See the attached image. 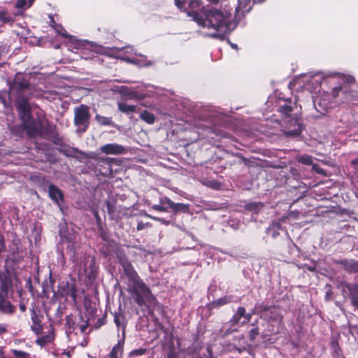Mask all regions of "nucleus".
I'll return each instance as SVG.
<instances>
[{"label": "nucleus", "instance_id": "obj_43", "mask_svg": "<svg viewBox=\"0 0 358 358\" xmlns=\"http://www.w3.org/2000/svg\"><path fill=\"white\" fill-rule=\"evenodd\" d=\"M31 321L33 322V324H35V323H40V320L38 319V317L36 313V311L34 310V309H32L31 310Z\"/></svg>", "mask_w": 358, "mask_h": 358}, {"label": "nucleus", "instance_id": "obj_3", "mask_svg": "<svg viewBox=\"0 0 358 358\" xmlns=\"http://www.w3.org/2000/svg\"><path fill=\"white\" fill-rule=\"evenodd\" d=\"M257 308L259 317L267 322V331L270 334H278L280 327L283 324V315L280 309L275 306L264 304H260Z\"/></svg>", "mask_w": 358, "mask_h": 358}, {"label": "nucleus", "instance_id": "obj_44", "mask_svg": "<svg viewBox=\"0 0 358 358\" xmlns=\"http://www.w3.org/2000/svg\"><path fill=\"white\" fill-rule=\"evenodd\" d=\"M101 150L106 154L112 153V144H107L101 148Z\"/></svg>", "mask_w": 358, "mask_h": 358}, {"label": "nucleus", "instance_id": "obj_49", "mask_svg": "<svg viewBox=\"0 0 358 358\" xmlns=\"http://www.w3.org/2000/svg\"><path fill=\"white\" fill-rule=\"evenodd\" d=\"M113 321L116 324L117 327H120V317L118 315H114Z\"/></svg>", "mask_w": 358, "mask_h": 358}, {"label": "nucleus", "instance_id": "obj_41", "mask_svg": "<svg viewBox=\"0 0 358 358\" xmlns=\"http://www.w3.org/2000/svg\"><path fill=\"white\" fill-rule=\"evenodd\" d=\"M54 29L58 34H61L62 36H68L67 32L62 27L55 25Z\"/></svg>", "mask_w": 358, "mask_h": 358}, {"label": "nucleus", "instance_id": "obj_18", "mask_svg": "<svg viewBox=\"0 0 358 358\" xmlns=\"http://www.w3.org/2000/svg\"><path fill=\"white\" fill-rule=\"evenodd\" d=\"M284 105L280 106L279 112L287 117H291V113L293 110V107L291 105V99H287Z\"/></svg>", "mask_w": 358, "mask_h": 358}, {"label": "nucleus", "instance_id": "obj_62", "mask_svg": "<svg viewBox=\"0 0 358 358\" xmlns=\"http://www.w3.org/2000/svg\"><path fill=\"white\" fill-rule=\"evenodd\" d=\"M231 46L234 48H237V45H231Z\"/></svg>", "mask_w": 358, "mask_h": 358}, {"label": "nucleus", "instance_id": "obj_38", "mask_svg": "<svg viewBox=\"0 0 358 358\" xmlns=\"http://www.w3.org/2000/svg\"><path fill=\"white\" fill-rule=\"evenodd\" d=\"M245 308L243 306H240L238 308L235 315H236L241 319V317H244V316L245 315Z\"/></svg>", "mask_w": 358, "mask_h": 358}, {"label": "nucleus", "instance_id": "obj_37", "mask_svg": "<svg viewBox=\"0 0 358 358\" xmlns=\"http://www.w3.org/2000/svg\"><path fill=\"white\" fill-rule=\"evenodd\" d=\"M312 169L318 174L323 176L326 175L324 170L321 169L318 164L313 163Z\"/></svg>", "mask_w": 358, "mask_h": 358}, {"label": "nucleus", "instance_id": "obj_26", "mask_svg": "<svg viewBox=\"0 0 358 358\" xmlns=\"http://www.w3.org/2000/svg\"><path fill=\"white\" fill-rule=\"evenodd\" d=\"M253 327L249 331V339L250 341L254 342L256 340L257 336L259 334V329L255 324H252Z\"/></svg>", "mask_w": 358, "mask_h": 358}, {"label": "nucleus", "instance_id": "obj_34", "mask_svg": "<svg viewBox=\"0 0 358 358\" xmlns=\"http://www.w3.org/2000/svg\"><path fill=\"white\" fill-rule=\"evenodd\" d=\"M12 20V17L5 10L0 12V21L3 22H8Z\"/></svg>", "mask_w": 358, "mask_h": 358}, {"label": "nucleus", "instance_id": "obj_55", "mask_svg": "<svg viewBox=\"0 0 358 358\" xmlns=\"http://www.w3.org/2000/svg\"><path fill=\"white\" fill-rule=\"evenodd\" d=\"M253 3H260L264 2L266 0H252Z\"/></svg>", "mask_w": 358, "mask_h": 358}, {"label": "nucleus", "instance_id": "obj_5", "mask_svg": "<svg viewBox=\"0 0 358 358\" xmlns=\"http://www.w3.org/2000/svg\"><path fill=\"white\" fill-rule=\"evenodd\" d=\"M90 122L89 108L85 105H80L74 108V124L78 131H85L88 127Z\"/></svg>", "mask_w": 358, "mask_h": 358}, {"label": "nucleus", "instance_id": "obj_58", "mask_svg": "<svg viewBox=\"0 0 358 358\" xmlns=\"http://www.w3.org/2000/svg\"><path fill=\"white\" fill-rule=\"evenodd\" d=\"M88 260V258H85V260H84V266H83V268H84V271H85V273H87V268H86V266H85V261Z\"/></svg>", "mask_w": 358, "mask_h": 358}, {"label": "nucleus", "instance_id": "obj_59", "mask_svg": "<svg viewBox=\"0 0 358 358\" xmlns=\"http://www.w3.org/2000/svg\"><path fill=\"white\" fill-rule=\"evenodd\" d=\"M113 164H117V161L116 158H113Z\"/></svg>", "mask_w": 358, "mask_h": 358}, {"label": "nucleus", "instance_id": "obj_7", "mask_svg": "<svg viewBox=\"0 0 358 358\" xmlns=\"http://www.w3.org/2000/svg\"><path fill=\"white\" fill-rule=\"evenodd\" d=\"M331 262L335 265H341L343 269L348 273H358V260L355 259H332Z\"/></svg>", "mask_w": 358, "mask_h": 358}, {"label": "nucleus", "instance_id": "obj_51", "mask_svg": "<svg viewBox=\"0 0 358 358\" xmlns=\"http://www.w3.org/2000/svg\"><path fill=\"white\" fill-rule=\"evenodd\" d=\"M236 156L238 157H240L241 161L243 162H244L245 164H247L249 162V160L247 158H245V157H243L241 154H237Z\"/></svg>", "mask_w": 358, "mask_h": 358}, {"label": "nucleus", "instance_id": "obj_33", "mask_svg": "<svg viewBox=\"0 0 358 358\" xmlns=\"http://www.w3.org/2000/svg\"><path fill=\"white\" fill-rule=\"evenodd\" d=\"M326 289V293L324 295V299L325 301H328L331 299L332 295H333V291H332V287L329 284H327L325 286Z\"/></svg>", "mask_w": 358, "mask_h": 358}, {"label": "nucleus", "instance_id": "obj_35", "mask_svg": "<svg viewBox=\"0 0 358 358\" xmlns=\"http://www.w3.org/2000/svg\"><path fill=\"white\" fill-rule=\"evenodd\" d=\"M14 87H16L20 90H23L29 87V83L27 80L17 82L14 84Z\"/></svg>", "mask_w": 358, "mask_h": 358}, {"label": "nucleus", "instance_id": "obj_2", "mask_svg": "<svg viewBox=\"0 0 358 358\" xmlns=\"http://www.w3.org/2000/svg\"><path fill=\"white\" fill-rule=\"evenodd\" d=\"M117 257L123 271L122 278L127 280L128 289L132 294L136 303L140 306L152 303L155 299V296L141 280L131 263L124 256L117 255Z\"/></svg>", "mask_w": 358, "mask_h": 358}, {"label": "nucleus", "instance_id": "obj_21", "mask_svg": "<svg viewBox=\"0 0 358 358\" xmlns=\"http://www.w3.org/2000/svg\"><path fill=\"white\" fill-rule=\"evenodd\" d=\"M171 211L174 213H187L189 211V206L181 203H174L172 206Z\"/></svg>", "mask_w": 358, "mask_h": 358}, {"label": "nucleus", "instance_id": "obj_36", "mask_svg": "<svg viewBox=\"0 0 358 358\" xmlns=\"http://www.w3.org/2000/svg\"><path fill=\"white\" fill-rule=\"evenodd\" d=\"M186 1L187 0H175V3L180 10L186 11L187 9L185 6Z\"/></svg>", "mask_w": 358, "mask_h": 358}, {"label": "nucleus", "instance_id": "obj_27", "mask_svg": "<svg viewBox=\"0 0 358 358\" xmlns=\"http://www.w3.org/2000/svg\"><path fill=\"white\" fill-rule=\"evenodd\" d=\"M125 96L127 99H137L141 100L143 99L142 94H138L136 91L130 90L126 94Z\"/></svg>", "mask_w": 358, "mask_h": 358}, {"label": "nucleus", "instance_id": "obj_61", "mask_svg": "<svg viewBox=\"0 0 358 358\" xmlns=\"http://www.w3.org/2000/svg\"><path fill=\"white\" fill-rule=\"evenodd\" d=\"M94 259H91V260H90V266H92V264H94Z\"/></svg>", "mask_w": 358, "mask_h": 358}, {"label": "nucleus", "instance_id": "obj_30", "mask_svg": "<svg viewBox=\"0 0 358 358\" xmlns=\"http://www.w3.org/2000/svg\"><path fill=\"white\" fill-rule=\"evenodd\" d=\"M147 352L146 348H138L131 351L129 354L130 358L144 355Z\"/></svg>", "mask_w": 358, "mask_h": 358}, {"label": "nucleus", "instance_id": "obj_17", "mask_svg": "<svg viewBox=\"0 0 358 358\" xmlns=\"http://www.w3.org/2000/svg\"><path fill=\"white\" fill-rule=\"evenodd\" d=\"M124 327L122 326V340H120L117 345L115 346H113V358H118L119 355L120 357L122 356L123 352V345L124 343Z\"/></svg>", "mask_w": 358, "mask_h": 358}, {"label": "nucleus", "instance_id": "obj_56", "mask_svg": "<svg viewBox=\"0 0 358 358\" xmlns=\"http://www.w3.org/2000/svg\"><path fill=\"white\" fill-rule=\"evenodd\" d=\"M115 49H116V48L113 47V58H120L119 56L116 55V52H115Z\"/></svg>", "mask_w": 358, "mask_h": 358}, {"label": "nucleus", "instance_id": "obj_10", "mask_svg": "<svg viewBox=\"0 0 358 358\" xmlns=\"http://www.w3.org/2000/svg\"><path fill=\"white\" fill-rule=\"evenodd\" d=\"M173 201L167 196H163L159 198V203L152 206V209L158 212H171Z\"/></svg>", "mask_w": 358, "mask_h": 358}, {"label": "nucleus", "instance_id": "obj_4", "mask_svg": "<svg viewBox=\"0 0 358 358\" xmlns=\"http://www.w3.org/2000/svg\"><path fill=\"white\" fill-rule=\"evenodd\" d=\"M17 107L20 115L24 122V126L28 129V131L31 136L36 135L38 131V127L37 125H34L33 128H29V124L31 123L29 122L30 119V108L27 99L18 100L17 102Z\"/></svg>", "mask_w": 358, "mask_h": 358}, {"label": "nucleus", "instance_id": "obj_22", "mask_svg": "<svg viewBox=\"0 0 358 358\" xmlns=\"http://www.w3.org/2000/svg\"><path fill=\"white\" fill-rule=\"evenodd\" d=\"M140 118L148 124H152L155 121V116L153 113H150L147 110H144L140 114Z\"/></svg>", "mask_w": 358, "mask_h": 358}, {"label": "nucleus", "instance_id": "obj_15", "mask_svg": "<svg viewBox=\"0 0 358 358\" xmlns=\"http://www.w3.org/2000/svg\"><path fill=\"white\" fill-rule=\"evenodd\" d=\"M48 192L50 197L57 203H59V202L63 199L62 192L55 185H50L49 186Z\"/></svg>", "mask_w": 358, "mask_h": 358}, {"label": "nucleus", "instance_id": "obj_64", "mask_svg": "<svg viewBox=\"0 0 358 358\" xmlns=\"http://www.w3.org/2000/svg\"><path fill=\"white\" fill-rule=\"evenodd\" d=\"M109 355L112 357V351L110 352Z\"/></svg>", "mask_w": 358, "mask_h": 358}, {"label": "nucleus", "instance_id": "obj_8", "mask_svg": "<svg viewBox=\"0 0 358 358\" xmlns=\"http://www.w3.org/2000/svg\"><path fill=\"white\" fill-rule=\"evenodd\" d=\"M354 93L353 90H348L344 86L336 87L331 90V95L334 98L338 97L340 94L344 96V97L341 100L343 103H349L352 101L354 99Z\"/></svg>", "mask_w": 358, "mask_h": 358}, {"label": "nucleus", "instance_id": "obj_12", "mask_svg": "<svg viewBox=\"0 0 358 358\" xmlns=\"http://www.w3.org/2000/svg\"><path fill=\"white\" fill-rule=\"evenodd\" d=\"M15 308L11 303L0 294V313L11 315L15 312Z\"/></svg>", "mask_w": 358, "mask_h": 358}, {"label": "nucleus", "instance_id": "obj_45", "mask_svg": "<svg viewBox=\"0 0 358 358\" xmlns=\"http://www.w3.org/2000/svg\"><path fill=\"white\" fill-rule=\"evenodd\" d=\"M31 329L36 332V334H38L41 329V326L40 324V323H35V324H33V325L31 326Z\"/></svg>", "mask_w": 358, "mask_h": 358}, {"label": "nucleus", "instance_id": "obj_11", "mask_svg": "<svg viewBox=\"0 0 358 358\" xmlns=\"http://www.w3.org/2000/svg\"><path fill=\"white\" fill-rule=\"evenodd\" d=\"M91 48H92V45L90 43L78 41V50H81L80 54L82 58L85 59L94 58L96 51L91 50Z\"/></svg>", "mask_w": 358, "mask_h": 358}, {"label": "nucleus", "instance_id": "obj_13", "mask_svg": "<svg viewBox=\"0 0 358 358\" xmlns=\"http://www.w3.org/2000/svg\"><path fill=\"white\" fill-rule=\"evenodd\" d=\"M232 296H224V297L217 299L215 301H212L208 304V308L211 310L213 308H217L222 306L230 303L232 302Z\"/></svg>", "mask_w": 358, "mask_h": 358}, {"label": "nucleus", "instance_id": "obj_48", "mask_svg": "<svg viewBox=\"0 0 358 358\" xmlns=\"http://www.w3.org/2000/svg\"><path fill=\"white\" fill-rule=\"evenodd\" d=\"M350 164L352 166L358 171V157L351 160Z\"/></svg>", "mask_w": 358, "mask_h": 358}, {"label": "nucleus", "instance_id": "obj_53", "mask_svg": "<svg viewBox=\"0 0 358 358\" xmlns=\"http://www.w3.org/2000/svg\"><path fill=\"white\" fill-rule=\"evenodd\" d=\"M221 136L223 138H229V134L225 131H222L220 134Z\"/></svg>", "mask_w": 358, "mask_h": 358}, {"label": "nucleus", "instance_id": "obj_28", "mask_svg": "<svg viewBox=\"0 0 358 358\" xmlns=\"http://www.w3.org/2000/svg\"><path fill=\"white\" fill-rule=\"evenodd\" d=\"M11 353L15 358H30V355L24 351L12 350Z\"/></svg>", "mask_w": 358, "mask_h": 358}, {"label": "nucleus", "instance_id": "obj_16", "mask_svg": "<svg viewBox=\"0 0 358 358\" xmlns=\"http://www.w3.org/2000/svg\"><path fill=\"white\" fill-rule=\"evenodd\" d=\"M251 0H238V5L235 9L236 13L241 11L242 13L249 12L252 8Z\"/></svg>", "mask_w": 358, "mask_h": 358}, {"label": "nucleus", "instance_id": "obj_14", "mask_svg": "<svg viewBox=\"0 0 358 358\" xmlns=\"http://www.w3.org/2000/svg\"><path fill=\"white\" fill-rule=\"evenodd\" d=\"M264 206V204L262 202L253 201L245 203L243 208L247 211L257 214L262 210Z\"/></svg>", "mask_w": 358, "mask_h": 358}, {"label": "nucleus", "instance_id": "obj_31", "mask_svg": "<svg viewBox=\"0 0 358 358\" xmlns=\"http://www.w3.org/2000/svg\"><path fill=\"white\" fill-rule=\"evenodd\" d=\"M98 123L101 125H109L110 124V120L108 117L96 115L95 117Z\"/></svg>", "mask_w": 358, "mask_h": 358}, {"label": "nucleus", "instance_id": "obj_50", "mask_svg": "<svg viewBox=\"0 0 358 358\" xmlns=\"http://www.w3.org/2000/svg\"><path fill=\"white\" fill-rule=\"evenodd\" d=\"M88 327V324L86 323L85 324H82L80 326V331L82 334H85V331H86V329Z\"/></svg>", "mask_w": 358, "mask_h": 358}, {"label": "nucleus", "instance_id": "obj_63", "mask_svg": "<svg viewBox=\"0 0 358 358\" xmlns=\"http://www.w3.org/2000/svg\"><path fill=\"white\" fill-rule=\"evenodd\" d=\"M117 171H117V169L113 170V173H117Z\"/></svg>", "mask_w": 358, "mask_h": 358}, {"label": "nucleus", "instance_id": "obj_54", "mask_svg": "<svg viewBox=\"0 0 358 358\" xmlns=\"http://www.w3.org/2000/svg\"><path fill=\"white\" fill-rule=\"evenodd\" d=\"M20 310H21L22 312L25 311V310H26V306H25V305H24V304H22V303H21V304L20 305Z\"/></svg>", "mask_w": 358, "mask_h": 358}, {"label": "nucleus", "instance_id": "obj_25", "mask_svg": "<svg viewBox=\"0 0 358 358\" xmlns=\"http://www.w3.org/2000/svg\"><path fill=\"white\" fill-rule=\"evenodd\" d=\"M123 60H125L128 62L129 63L133 64H138L140 66H145L146 64L145 59L144 58H130L129 57H126L121 58Z\"/></svg>", "mask_w": 358, "mask_h": 358}, {"label": "nucleus", "instance_id": "obj_47", "mask_svg": "<svg viewBox=\"0 0 358 358\" xmlns=\"http://www.w3.org/2000/svg\"><path fill=\"white\" fill-rule=\"evenodd\" d=\"M166 358H179L177 352L171 350L168 352Z\"/></svg>", "mask_w": 358, "mask_h": 358}, {"label": "nucleus", "instance_id": "obj_19", "mask_svg": "<svg viewBox=\"0 0 358 358\" xmlns=\"http://www.w3.org/2000/svg\"><path fill=\"white\" fill-rule=\"evenodd\" d=\"M118 109L127 115L137 112L136 106L128 105L126 103H118Z\"/></svg>", "mask_w": 358, "mask_h": 358}, {"label": "nucleus", "instance_id": "obj_24", "mask_svg": "<svg viewBox=\"0 0 358 358\" xmlns=\"http://www.w3.org/2000/svg\"><path fill=\"white\" fill-rule=\"evenodd\" d=\"M35 0H17L15 8L26 10L29 8Z\"/></svg>", "mask_w": 358, "mask_h": 358}, {"label": "nucleus", "instance_id": "obj_46", "mask_svg": "<svg viewBox=\"0 0 358 358\" xmlns=\"http://www.w3.org/2000/svg\"><path fill=\"white\" fill-rule=\"evenodd\" d=\"M254 313H255L254 312H252L250 313H245V315L244 316V321L242 322V324H243L249 322L250 321V320H251L252 315Z\"/></svg>", "mask_w": 358, "mask_h": 358}, {"label": "nucleus", "instance_id": "obj_1", "mask_svg": "<svg viewBox=\"0 0 358 358\" xmlns=\"http://www.w3.org/2000/svg\"><path fill=\"white\" fill-rule=\"evenodd\" d=\"M217 3L218 0H210ZM189 11L187 15L193 18L199 26L213 29L215 32L210 34L213 38L223 41L226 34L234 30L237 22L233 17V8L228 4L222 5L220 8H205L201 0H190Z\"/></svg>", "mask_w": 358, "mask_h": 358}, {"label": "nucleus", "instance_id": "obj_57", "mask_svg": "<svg viewBox=\"0 0 358 358\" xmlns=\"http://www.w3.org/2000/svg\"><path fill=\"white\" fill-rule=\"evenodd\" d=\"M3 52H4V48L0 47V59H1Z\"/></svg>", "mask_w": 358, "mask_h": 358}, {"label": "nucleus", "instance_id": "obj_39", "mask_svg": "<svg viewBox=\"0 0 358 358\" xmlns=\"http://www.w3.org/2000/svg\"><path fill=\"white\" fill-rule=\"evenodd\" d=\"M331 348L334 350V352L339 355L341 352V349L339 346V343L337 341H333L331 342Z\"/></svg>", "mask_w": 358, "mask_h": 358}, {"label": "nucleus", "instance_id": "obj_29", "mask_svg": "<svg viewBox=\"0 0 358 358\" xmlns=\"http://www.w3.org/2000/svg\"><path fill=\"white\" fill-rule=\"evenodd\" d=\"M127 150V148H125L121 145L113 143V155L126 153Z\"/></svg>", "mask_w": 358, "mask_h": 358}, {"label": "nucleus", "instance_id": "obj_42", "mask_svg": "<svg viewBox=\"0 0 358 358\" xmlns=\"http://www.w3.org/2000/svg\"><path fill=\"white\" fill-rule=\"evenodd\" d=\"M240 320L241 319L236 315L234 314L230 320V323L231 326L238 325L240 322Z\"/></svg>", "mask_w": 358, "mask_h": 358}, {"label": "nucleus", "instance_id": "obj_20", "mask_svg": "<svg viewBox=\"0 0 358 358\" xmlns=\"http://www.w3.org/2000/svg\"><path fill=\"white\" fill-rule=\"evenodd\" d=\"M54 339V336L52 333H49L48 334H45V335H43L40 337H38L36 341V343L41 346V347H43L45 345H46L47 344L51 343Z\"/></svg>", "mask_w": 358, "mask_h": 358}, {"label": "nucleus", "instance_id": "obj_6", "mask_svg": "<svg viewBox=\"0 0 358 358\" xmlns=\"http://www.w3.org/2000/svg\"><path fill=\"white\" fill-rule=\"evenodd\" d=\"M338 287L343 288V292H345V288L348 289L351 305L358 310V283L341 281Z\"/></svg>", "mask_w": 358, "mask_h": 358}, {"label": "nucleus", "instance_id": "obj_60", "mask_svg": "<svg viewBox=\"0 0 358 358\" xmlns=\"http://www.w3.org/2000/svg\"><path fill=\"white\" fill-rule=\"evenodd\" d=\"M236 349L238 350V352H243V350L241 349V348H236Z\"/></svg>", "mask_w": 358, "mask_h": 358}, {"label": "nucleus", "instance_id": "obj_9", "mask_svg": "<svg viewBox=\"0 0 358 358\" xmlns=\"http://www.w3.org/2000/svg\"><path fill=\"white\" fill-rule=\"evenodd\" d=\"M293 126V129H287L284 131L286 137H296L301 135L303 127V124L299 122L296 118H292L290 120V127Z\"/></svg>", "mask_w": 358, "mask_h": 358}, {"label": "nucleus", "instance_id": "obj_52", "mask_svg": "<svg viewBox=\"0 0 358 358\" xmlns=\"http://www.w3.org/2000/svg\"><path fill=\"white\" fill-rule=\"evenodd\" d=\"M6 331V327L3 324H0V335Z\"/></svg>", "mask_w": 358, "mask_h": 358}, {"label": "nucleus", "instance_id": "obj_32", "mask_svg": "<svg viewBox=\"0 0 358 358\" xmlns=\"http://www.w3.org/2000/svg\"><path fill=\"white\" fill-rule=\"evenodd\" d=\"M341 80L344 84L352 85L355 83V78L350 75H343Z\"/></svg>", "mask_w": 358, "mask_h": 358}, {"label": "nucleus", "instance_id": "obj_23", "mask_svg": "<svg viewBox=\"0 0 358 358\" xmlns=\"http://www.w3.org/2000/svg\"><path fill=\"white\" fill-rule=\"evenodd\" d=\"M296 160L301 164H305V165H312L313 162V157L310 155H297L296 157Z\"/></svg>", "mask_w": 358, "mask_h": 358}, {"label": "nucleus", "instance_id": "obj_40", "mask_svg": "<svg viewBox=\"0 0 358 358\" xmlns=\"http://www.w3.org/2000/svg\"><path fill=\"white\" fill-rule=\"evenodd\" d=\"M152 224L149 222L143 223V222H139L137 224L136 229L138 231L143 230L145 227H150Z\"/></svg>", "mask_w": 358, "mask_h": 358}]
</instances>
